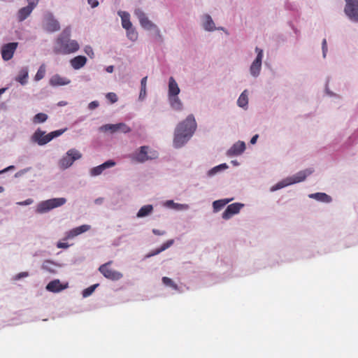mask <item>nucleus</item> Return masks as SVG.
I'll return each mask as SVG.
<instances>
[{
    "instance_id": "f704fd0d",
    "label": "nucleus",
    "mask_w": 358,
    "mask_h": 358,
    "mask_svg": "<svg viewBox=\"0 0 358 358\" xmlns=\"http://www.w3.org/2000/svg\"><path fill=\"white\" fill-rule=\"evenodd\" d=\"M48 120V115L43 113L36 114L34 118L33 122L35 124L43 123Z\"/></svg>"
},
{
    "instance_id": "f03ea898",
    "label": "nucleus",
    "mask_w": 358,
    "mask_h": 358,
    "mask_svg": "<svg viewBox=\"0 0 358 358\" xmlns=\"http://www.w3.org/2000/svg\"><path fill=\"white\" fill-rule=\"evenodd\" d=\"M71 29L66 28L57 38L54 52L56 54L68 55L79 50L80 45L76 40H71Z\"/></svg>"
},
{
    "instance_id": "393cba45",
    "label": "nucleus",
    "mask_w": 358,
    "mask_h": 358,
    "mask_svg": "<svg viewBox=\"0 0 358 358\" xmlns=\"http://www.w3.org/2000/svg\"><path fill=\"white\" fill-rule=\"evenodd\" d=\"M309 197L324 203H329L331 201V196L322 192L311 194L309 195Z\"/></svg>"
},
{
    "instance_id": "5fc2aeb1",
    "label": "nucleus",
    "mask_w": 358,
    "mask_h": 358,
    "mask_svg": "<svg viewBox=\"0 0 358 358\" xmlns=\"http://www.w3.org/2000/svg\"><path fill=\"white\" fill-rule=\"evenodd\" d=\"M257 138H258V135H257V134L255 135V136L251 138V140H250V143H251L252 144H255V143L257 142Z\"/></svg>"
},
{
    "instance_id": "1a4fd4ad",
    "label": "nucleus",
    "mask_w": 358,
    "mask_h": 358,
    "mask_svg": "<svg viewBox=\"0 0 358 358\" xmlns=\"http://www.w3.org/2000/svg\"><path fill=\"white\" fill-rule=\"evenodd\" d=\"M345 13L354 22H358V0H345Z\"/></svg>"
},
{
    "instance_id": "6ab92c4d",
    "label": "nucleus",
    "mask_w": 358,
    "mask_h": 358,
    "mask_svg": "<svg viewBox=\"0 0 358 358\" xmlns=\"http://www.w3.org/2000/svg\"><path fill=\"white\" fill-rule=\"evenodd\" d=\"M86 62L87 58L82 55L75 57L70 61L71 66L76 70L83 67L86 64Z\"/></svg>"
},
{
    "instance_id": "4d7b16f0",
    "label": "nucleus",
    "mask_w": 358,
    "mask_h": 358,
    "mask_svg": "<svg viewBox=\"0 0 358 358\" xmlns=\"http://www.w3.org/2000/svg\"><path fill=\"white\" fill-rule=\"evenodd\" d=\"M106 71L108 73H112L113 71V66H109L106 68Z\"/></svg>"
},
{
    "instance_id": "e433bc0d",
    "label": "nucleus",
    "mask_w": 358,
    "mask_h": 358,
    "mask_svg": "<svg viewBox=\"0 0 358 358\" xmlns=\"http://www.w3.org/2000/svg\"><path fill=\"white\" fill-rule=\"evenodd\" d=\"M162 280L165 285L171 287L175 290L178 289V286L171 278L168 277H163Z\"/></svg>"
},
{
    "instance_id": "680f3d73",
    "label": "nucleus",
    "mask_w": 358,
    "mask_h": 358,
    "mask_svg": "<svg viewBox=\"0 0 358 358\" xmlns=\"http://www.w3.org/2000/svg\"><path fill=\"white\" fill-rule=\"evenodd\" d=\"M59 104L60 106L64 105V104H63V102H61V103H59Z\"/></svg>"
},
{
    "instance_id": "7ed1b4c3",
    "label": "nucleus",
    "mask_w": 358,
    "mask_h": 358,
    "mask_svg": "<svg viewBox=\"0 0 358 358\" xmlns=\"http://www.w3.org/2000/svg\"><path fill=\"white\" fill-rule=\"evenodd\" d=\"M313 171L311 169H307L296 173L295 175L288 177L281 182L273 186L271 189V191H275L287 185L294 183L300 182L306 180V177L310 175Z\"/></svg>"
},
{
    "instance_id": "7c9ffc66",
    "label": "nucleus",
    "mask_w": 358,
    "mask_h": 358,
    "mask_svg": "<svg viewBox=\"0 0 358 358\" xmlns=\"http://www.w3.org/2000/svg\"><path fill=\"white\" fill-rule=\"evenodd\" d=\"M247 90H244L238 99L237 104L241 108L245 107L248 103Z\"/></svg>"
},
{
    "instance_id": "0eeeda50",
    "label": "nucleus",
    "mask_w": 358,
    "mask_h": 358,
    "mask_svg": "<svg viewBox=\"0 0 358 358\" xmlns=\"http://www.w3.org/2000/svg\"><path fill=\"white\" fill-rule=\"evenodd\" d=\"M134 14L138 17L139 22L142 27H143L145 29H148V30L155 29H156L157 35L159 36H161L160 31H159V29L157 28V27L148 18V17L146 16L145 13L141 9H140V8L136 9L134 10Z\"/></svg>"
},
{
    "instance_id": "20e7f679",
    "label": "nucleus",
    "mask_w": 358,
    "mask_h": 358,
    "mask_svg": "<svg viewBox=\"0 0 358 358\" xmlns=\"http://www.w3.org/2000/svg\"><path fill=\"white\" fill-rule=\"evenodd\" d=\"M66 129H59L54 131H52L48 134H45V131H43L41 129H37L32 136V140L34 142H36L39 145H43L50 141H52L54 138L58 137L62 135Z\"/></svg>"
},
{
    "instance_id": "dca6fc26",
    "label": "nucleus",
    "mask_w": 358,
    "mask_h": 358,
    "mask_svg": "<svg viewBox=\"0 0 358 358\" xmlns=\"http://www.w3.org/2000/svg\"><path fill=\"white\" fill-rule=\"evenodd\" d=\"M245 149L244 142L238 141L234 144V145L227 151L229 156H234L241 155Z\"/></svg>"
},
{
    "instance_id": "a18cd8bd",
    "label": "nucleus",
    "mask_w": 358,
    "mask_h": 358,
    "mask_svg": "<svg viewBox=\"0 0 358 358\" xmlns=\"http://www.w3.org/2000/svg\"><path fill=\"white\" fill-rule=\"evenodd\" d=\"M84 51L88 56H90V57H93L94 52L90 46H85Z\"/></svg>"
},
{
    "instance_id": "3c124183",
    "label": "nucleus",
    "mask_w": 358,
    "mask_h": 358,
    "mask_svg": "<svg viewBox=\"0 0 358 358\" xmlns=\"http://www.w3.org/2000/svg\"><path fill=\"white\" fill-rule=\"evenodd\" d=\"M57 247L58 248L66 249L69 247V245L67 243L58 242L57 244Z\"/></svg>"
},
{
    "instance_id": "ddd939ff",
    "label": "nucleus",
    "mask_w": 358,
    "mask_h": 358,
    "mask_svg": "<svg viewBox=\"0 0 358 358\" xmlns=\"http://www.w3.org/2000/svg\"><path fill=\"white\" fill-rule=\"evenodd\" d=\"M243 207V204L240 203H234L229 205L222 213V218L224 220L230 219L233 215L238 213Z\"/></svg>"
},
{
    "instance_id": "4c0bfd02",
    "label": "nucleus",
    "mask_w": 358,
    "mask_h": 358,
    "mask_svg": "<svg viewBox=\"0 0 358 358\" xmlns=\"http://www.w3.org/2000/svg\"><path fill=\"white\" fill-rule=\"evenodd\" d=\"M127 37L132 41H135L138 38V33L135 31V29L130 28L129 30H127Z\"/></svg>"
},
{
    "instance_id": "f257e3e1",
    "label": "nucleus",
    "mask_w": 358,
    "mask_h": 358,
    "mask_svg": "<svg viewBox=\"0 0 358 358\" xmlns=\"http://www.w3.org/2000/svg\"><path fill=\"white\" fill-rule=\"evenodd\" d=\"M196 129V122L195 118L193 115H189L176 128L173 138L174 147L179 148L183 146L193 135Z\"/></svg>"
},
{
    "instance_id": "c03bdc74",
    "label": "nucleus",
    "mask_w": 358,
    "mask_h": 358,
    "mask_svg": "<svg viewBox=\"0 0 358 358\" xmlns=\"http://www.w3.org/2000/svg\"><path fill=\"white\" fill-rule=\"evenodd\" d=\"M27 276H29V273L28 272H27V271L21 272V273H19L18 274H17L14 277V280H20L22 278H26Z\"/></svg>"
},
{
    "instance_id": "6e6d98bb",
    "label": "nucleus",
    "mask_w": 358,
    "mask_h": 358,
    "mask_svg": "<svg viewBox=\"0 0 358 358\" xmlns=\"http://www.w3.org/2000/svg\"><path fill=\"white\" fill-rule=\"evenodd\" d=\"M218 166H220V169H221V171L228 168V166L226 164H220Z\"/></svg>"
},
{
    "instance_id": "aec40b11",
    "label": "nucleus",
    "mask_w": 358,
    "mask_h": 358,
    "mask_svg": "<svg viewBox=\"0 0 358 358\" xmlns=\"http://www.w3.org/2000/svg\"><path fill=\"white\" fill-rule=\"evenodd\" d=\"M70 83V80L59 75H55L50 79V85L52 86L65 85Z\"/></svg>"
},
{
    "instance_id": "bf43d9fd",
    "label": "nucleus",
    "mask_w": 358,
    "mask_h": 358,
    "mask_svg": "<svg viewBox=\"0 0 358 358\" xmlns=\"http://www.w3.org/2000/svg\"><path fill=\"white\" fill-rule=\"evenodd\" d=\"M4 190L3 187L0 186V193L3 192Z\"/></svg>"
},
{
    "instance_id": "a878e982",
    "label": "nucleus",
    "mask_w": 358,
    "mask_h": 358,
    "mask_svg": "<svg viewBox=\"0 0 358 358\" xmlns=\"http://www.w3.org/2000/svg\"><path fill=\"white\" fill-rule=\"evenodd\" d=\"M169 100L171 104V106L176 110H181L182 108V103L181 101L179 99L178 96H169Z\"/></svg>"
},
{
    "instance_id": "2f4dec72",
    "label": "nucleus",
    "mask_w": 358,
    "mask_h": 358,
    "mask_svg": "<svg viewBox=\"0 0 358 358\" xmlns=\"http://www.w3.org/2000/svg\"><path fill=\"white\" fill-rule=\"evenodd\" d=\"M148 77L145 76L142 78L141 81V91L139 94V99L143 100L146 96V85H147Z\"/></svg>"
},
{
    "instance_id": "4468645a",
    "label": "nucleus",
    "mask_w": 358,
    "mask_h": 358,
    "mask_svg": "<svg viewBox=\"0 0 358 358\" xmlns=\"http://www.w3.org/2000/svg\"><path fill=\"white\" fill-rule=\"evenodd\" d=\"M115 163L112 160H108L103 164L92 168L90 170V174L92 176H96L100 175L106 169L115 166Z\"/></svg>"
},
{
    "instance_id": "de8ad7c7",
    "label": "nucleus",
    "mask_w": 358,
    "mask_h": 358,
    "mask_svg": "<svg viewBox=\"0 0 358 358\" xmlns=\"http://www.w3.org/2000/svg\"><path fill=\"white\" fill-rule=\"evenodd\" d=\"M99 102L97 101H93L89 103L88 108L90 110H94L99 106Z\"/></svg>"
},
{
    "instance_id": "6e6552de",
    "label": "nucleus",
    "mask_w": 358,
    "mask_h": 358,
    "mask_svg": "<svg viewBox=\"0 0 358 358\" xmlns=\"http://www.w3.org/2000/svg\"><path fill=\"white\" fill-rule=\"evenodd\" d=\"M110 264L111 262H108L106 264L101 265L99 268V271L105 278L109 280H118L121 279L123 276L122 273L110 268L109 265Z\"/></svg>"
},
{
    "instance_id": "052dcab7",
    "label": "nucleus",
    "mask_w": 358,
    "mask_h": 358,
    "mask_svg": "<svg viewBox=\"0 0 358 358\" xmlns=\"http://www.w3.org/2000/svg\"><path fill=\"white\" fill-rule=\"evenodd\" d=\"M59 104L60 106L64 105V104H63V102H61V103H59Z\"/></svg>"
},
{
    "instance_id": "9b49d317",
    "label": "nucleus",
    "mask_w": 358,
    "mask_h": 358,
    "mask_svg": "<svg viewBox=\"0 0 358 358\" xmlns=\"http://www.w3.org/2000/svg\"><path fill=\"white\" fill-rule=\"evenodd\" d=\"M255 51L257 53V55L255 61L252 63L250 68V73L254 77L258 76L260 73L262 67V61L263 58V50L262 49L257 47L255 48Z\"/></svg>"
},
{
    "instance_id": "2eb2a0df",
    "label": "nucleus",
    "mask_w": 358,
    "mask_h": 358,
    "mask_svg": "<svg viewBox=\"0 0 358 358\" xmlns=\"http://www.w3.org/2000/svg\"><path fill=\"white\" fill-rule=\"evenodd\" d=\"M67 287L68 284L62 285L59 280H54L47 285L46 289L52 292H59L66 289Z\"/></svg>"
},
{
    "instance_id": "b1692460",
    "label": "nucleus",
    "mask_w": 358,
    "mask_h": 358,
    "mask_svg": "<svg viewBox=\"0 0 358 358\" xmlns=\"http://www.w3.org/2000/svg\"><path fill=\"white\" fill-rule=\"evenodd\" d=\"M34 8L29 6L20 8L17 13L18 20L20 22L24 20L31 14Z\"/></svg>"
},
{
    "instance_id": "cd10ccee",
    "label": "nucleus",
    "mask_w": 358,
    "mask_h": 358,
    "mask_svg": "<svg viewBox=\"0 0 358 358\" xmlns=\"http://www.w3.org/2000/svg\"><path fill=\"white\" fill-rule=\"evenodd\" d=\"M232 200V199H220L215 201L213 203V207L214 209V211L217 212L221 210L226 204H227L229 202H230Z\"/></svg>"
},
{
    "instance_id": "a19ab883",
    "label": "nucleus",
    "mask_w": 358,
    "mask_h": 358,
    "mask_svg": "<svg viewBox=\"0 0 358 358\" xmlns=\"http://www.w3.org/2000/svg\"><path fill=\"white\" fill-rule=\"evenodd\" d=\"M98 286V285H92L90 287H89L88 288L85 289L84 291H83V296L85 297L86 296H90V294H92V292L94 291L95 288Z\"/></svg>"
},
{
    "instance_id": "13d9d810",
    "label": "nucleus",
    "mask_w": 358,
    "mask_h": 358,
    "mask_svg": "<svg viewBox=\"0 0 358 358\" xmlns=\"http://www.w3.org/2000/svg\"><path fill=\"white\" fill-rule=\"evenodd\" d=\"M12 167H13V166H10V167H8V168H7V169H4V170H3V171H0V173H4L6 171H7L8 169H10V168H12Z\"/></svg>"
},
{
    "instance_id": "c756f323",
    "label": "nucleus",
    "mask_w": 358,
    "mask_h": 358,
    "mask_svg": "<svg viewBox=\"0 0 358 358\" xmlns=\"http://www.w3.org/2000/svg\"><path fill=\"white\" fill-rule=\"evenodd\" d=\"M166 206L169 208H172L176 210H186L188 208V205L180 204L174 203L173 200H169L166 202Z\"/></svg>"
},
{
    "instance_id": "49530a36",
    "label": "nucleus",
    "mask_w": 358,
    "mask_h": 358,
    "mask_svg": "<svg viewBox=\"0 0 358 358\" xmlns=\"http://www.w3.org/2000/svg\"><path fill=\"white\" fill-rule=\"evenodd\" d=\"M327 52V43L325 38L322 41V53L323 57H325Z\"/></svg>"
},
{
    "instance_id": "a211bd4d",
    "label": "nucleus",
    "mask_w": 358,
    "mask_h": 358,
    "mask_svg": "<svg viewBox=\"0 0 358 358\" xmlns=\"http://www.w3.org/2000/svg\"><path fill=\"white\" fill-rule=\"evenodd\" d=\"M45 29L50 32H54L59 30L60 25L59 22L52 16L49 17L46 21Z\"/></svg>"
},
{
    "instance_id": "58836bf2",
    "label": "nucleus",
    "mask_w": 358,
    "mask_h": 358,
    "mask_svg": "<svg viewBox=\"0 0 358 358\" xmlns=\"http://www.w3.org/2000/svg\"><path fill=\"white\" fill-rule=\"evenodd\" d=\"M52 265H54L52 262L46 260L43 262V264L42 265V268L44 270L48 271L51 273H54L55 270L51 266Z\"/></svg>"
},
{
    "instance_id": "79ce46f5",
    "label": "nucleus",
    "mask_w": 358,
    "mask_h": 358,
    "mask_svg": "<svg viewBox=\"0 0 358 358\" xmlns=\"http://www.w3.org/2000/svg\"><path fill=\"white\" fill-rule=\"evenodd\" d=\"M106 96L112 103H115L117 101V96L116 94L113 92L108 93Z\"/></svg>"
},
{
    "instance_id": "4be33fe9",
    "label": "nucleus",
    "mask_w": 358,
    "mask_h": 358,
    "mask_svg": "<svg viewBox=\"0 0 358 358\" xmlns=\"http://www.w3.org/2000/svg\"><path fill=\"white\" fill-rule=\"evenodd\" d=\"M119 15L122 19V25L124 29L126 30H129L130 28H132V24L130 21V15L128 13L124 11L118 12Z\"/></svg>"
},
{
    "instance_id": "603ef678",
    "label": "nucleus",
    "mask_w": 358,
    "mask_h": 358,
    "mask_svg": "<svg viewBox=\"0 0 358 358\" xmlns=\"http://www.w3.org/2000/svg\"><path fill=\"white\" fill-rule=\"evenodd\" d=\"M87 1L92 8H96L99 5V1L97 0H87Z\"/></svg>"
},
{
    "instance_id": "c85d7f7f",
    "label": "nucleus",
    "mask_w": 358,
    "mask_h": 358,
    "mask_svg": "<svg viewBox=\"0 0 358 358\" xmlns=\"http://www.w3.org/2000/svg\"><path fill=\"white\" fill-rule=\"evenodd\" d=\"M153 210L152 205H145L140 208L137 213V217H143L149 215Z\"/></svg>"
},
{
    "instance_id": "423d86ee",
    "label": "nucleus",
    "mask_w": 358,
    "mask_h": 358,
    "mask_svg": "<svg viewBox=\"0 0 358 358\" xmlns=\"http://www.w3.org/2000/svg\"><path fill=\"white\" fill-rule=\"evenodd\" d=\"M82 157V154L76 149H70L59 162V167L66 169L70 167L76 160Z\"/></svg>"
},
{
    "instance_id": "72a5a7b5",
    "label": "nucleus",
    "mask_w": 358,
    "mask_h": 358,
    "mask_svg": "<svg viewBox=\"0 0 358 358\" xmlns=\"http://www.w3.org/2000/svg\"><path fill=\"white\" fill-rule=\"evenodd\" d=\"M100 130L103 131H110L111 133H115L118 131L117 128V124H104L102 127H100Z\"/></svg>"
},
{
    "instance_id": "f3484780",
    "label": "nucleus",
    "mask_w": 358,
    "mask_h": 358,
    "mask_svg": "<svg viewBox=\"0 0 358 358\" xmlns=\"http://www.w3.org/2000/svg\"><path fill=\"white\" fill-rule=\"evenodd\" d=\"M90 226L87 224H83L80 227H76L70 230L66 234V238H72L78 235H80L84 232L90 230Z\"/></svg>"
},
{
    "instance_id": "f8f14e48",
    "label": "nucleus",
    "mask_w": 358,
    "mask_h": 358,
    "mask_svg": "<svg viewBox=\"0 0 358 358\" xmlns=\"http://www.w3.org/2000/svg\"><path fill=\"white\" fill-rule=\"evenodd\" d=\"M18 46V43L13 42L4 44L1 47V57L4 61H8L11 59L13 57V55Z\"/></svg>"
},
{
    "instance_id": "5701e85b",
    "label": "nucleus",
    "mask_w": 358,
    "mask_h": 358,
    "mask_svg": "<svg viewBox=\"0 0 358 358\" xmlns=\"http://www.w3.org/2000/svg\"><path fill=\"white\" fill-rule=\"evenodd\" d=\"M173 243L174 241L173 239L167 241L166 243H163L159 248H157L152 251L150 254L147 255V257H150L152 256H155L159 254L160 252L164 251L165 250L171 247L173 244Z\"/></svg>"
},
{
    "instance_id": "09e8293b",
    "label": "nucleus",
    "mask_w": 358,
    "mask_h": 358,
    "mask_svg": "<svg viewBox=\"0 0 358 358\" xmlns=\"http://www.w3.org/2000/svg\"><path fill=\"white\" fill-rule=\"evenodd\" d=\"M33 203V200L31 199H28L24 201L17 202V204L19 206H27L30 205Z\"/></svg>"
},
{
    "instance_id": "37998d69",
    "label": "nucleus",
    "mask_w": 358,
    "mask_h": 358,
    "mask_svg": "<svg viewBox=\"0 0 358 358\" xmlns=\"http://www.w3.org/2000/svg\"><path fill=\"white\" fill-rule=\"evenodd\" d=\"M220 171H221V169H220V166H216L213 167V169H211L210 170L208 171V176H212L215 175V173H217V172H219Z\"/></svg>"
},
{
    "instance_id": "412c9836",
    "label": "nucleus",
    "mask_w": 358,
    "mask_h": 358,
    "mask_svg": "<svg viewBox=\"0 0 358 358\" xmlns=\"http://www.w3.org/2000/svg\"><path fill=\"white\" fill-rule=\"evenodd\" d=\"M180 93V88L173 77L169 81V96H178Z\"/></svg>"
},
{
    "instance_id": "ea45409f",
    "label": "nucleus",
    "mask_w": 358,
    "mask_h": 358,
    "mask_svg": "<svg viewBox=\"0 0 358 358\" xmlns=\"http://www.w3.org/2000/svg\"><path fill=\"white\" fill-rule=\"evenodd\" d=\"M117 128H118V131H121L122 132H123L124 134L129 133L131 131V128L124 123H118Z\"/></svg>"
},
{
    "instance_id": "c9c22d12",
    "label": "nucleus",
    "mask_w": 358,
    "mask_h": 358,
    "mask_svg": "<svg viewBox=\"0 0 358 358\" xmlns=\"http://www.w3.org/2000/svg\"><path fill=\"white\" fill-rule=\"evenodd\" d=\"M45 66L44 64H43L39 67V69L35 76V78H34L35 80L38 81V80L43 79L45 76Z\"/></svg>"
},
{
    "instance_id": "9d476101",
    "label": "nucleus",
    "mask_w": 358,
    "mask_h": 358,
    "mask_svg": "<svg viewBox=\"0 0 358 358\" xmlns=\"http://www.w3.org/2000/svg\"><path fill=\"white\" fill-rule=\"evenodd\" d=\"M148 148H149L148 146H141L140 148L139 152L136 154V156L134 157L135 160L138 162L143 163L149 159L157 158L158 154L155 150L150 151V155H148Z\"/></svg>"
},
{
    "instance_id": "473e14b6",
    "label": "nucleus",
    "mask_w": 358,
    "mask_h": 358,
    "mask_svg": "<svg viewBox=\"0 0 358 358\" xmlns=\"http://www.w3.org/2000/svg\"><path fill=\"white\" fill-rule=\"evenodd\" d=\"M203 27L207 31H213L215 29L214 22L210 15H206L205 16V22L203 23Z\"/></svg>"
},
{
    "instance_id": "864d4df0",
    "label": "nucleus",
    "mask_w": 358,
    "mask_h": 358,
    "mask_svg": "<svg viewBox=\"0 0 358 358\" xmlns=\"http://www.w3.org/2000/svg\"><path fill=\"white\" fill-rule=\"evenodd\" d=\"M152 232H153V234H155V235H158V236L164 235V234H165V232H164V231H159V230H158V229H154L152 230Z\"/></svg>"
},
{
    "instance_id": "39448f33",
    "label": "nucleus",
    "mask_w": 358,
    "mask_h": 358,
    "mask_svg": "<svg viewBox=\"0 0 358 358\" xmlns=\"http://www.w3.org/2000/svg\"><path fill=\"white\" fill-rule=\"evenodd\" d=\"M66 202L65 198H54L42 201L37 206L36 213H44L55 208L63 206Z\"/></svg>"
},
{
    "instance_id": "bb28decb",
    "label": "nucleus",
    "mask_w": 358,
    "mask_h": 358,
    "mask_svg": "<svg viewBox=\"0 0 358 358\" xmlns=\"http://www.w3.org/2000/svg\"><path fill=\"white\" fill-rule=\"evenodd\" d=\"M27 78L28 70L27 68H23L20 71L19 74L16 78V80L21 85H25L27 82Z\"/></svg>"
},
{
    "instance_id": "8fccbe9b",
    "label": "nucleus",
    "mask_w": 358,
    "mask_h": 358,
    "mask_svg": "<svg viewBox=\"0 0 358 358\" xmlns=\"http://www.w3.org/2000/svg\"><path fill=\"white\" fill-rule=\"evenodd\" d=\"M39 0H27L28 6H31L32 8H34L38 4Z\"/></svg>"
}]
</instances>
